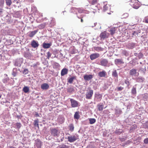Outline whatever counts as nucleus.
<instances>
[{
    "instance_id": "obj_1",
    "label": "nucleus",
    "mask_w": 148,
    "mask_h": 148,
    "mask_svg": "<svg viewBox=\"0 0 148 148\" xmlns=\"http://www.w3.org/2000/svg\"><path fill=\"white\" fill-rule=\"evenodd\" d=\"M51 132L52 136L58 137L59 136L60 132L58 129L55 128H52L51 130Z\"/></svg>"
},
{
    "instance_id": "obj_2",
    "label": "nucleus",
    "mask_w": 148,
    "mask_h": 148,
    "mask_svg": "<svg viewBox=\"0 0 148 148\" xmlns=\"http://www.w3.org/2000/svg\"><path fill=\"white\" fill-rule=\"evenodd\" d=\"M93 90L90 88L87 90L86 94V98L87 99H91L93 95Z\"/></svg>"
},
{
    "instance_id": "obj_3",
    "label": "nucleus",
    "mask_w": 148,
    "mask_h": 148,
    "mask_svg": "<svg viewBox=\"0 0 148 148\" xmlns=\"http://www.w3.org/2000/svg\"><path fill=\"white\" fill-rule=\"evenodd\" d=\"M109 36V34L104 31L101 32L100 35V39L101 40H104L105 39L108 38Z\"/></svg>"
},
{
    "instance_id": "obj_4",
    "label": "nucleus",
    "mask_w": 148,
    "mask_h": 148,
    "mask_svg": "<svg viewBox=\"0 0 148 148\" xmlns=\"http://www.w3.org/2000/svg\"><path fill=\"white\" fill-rule=\"evenodd\" d=\"M130 4L134 8L136 9H138L139 7L138 3L136 0H131Z\"/></svg>"
},
{
    "instance_id": "obj_5",
    "label": "nucleus",
    "mask_w": 148,
    "mask_h": 148,
    "mask_svg": "<svg viewBox=\"0 0 148 148\" xmlns=\"http://www.w3.org/2000/svg\"><path fill=\"white\" fill-rule=\"evenodd\" d=\"M108 64V60L106 59H102L100 60L99 64L103 66H107Z\"/></svg>"
},
{
    "instance_id": "obj_6",
    "label": "nucleus",
    "mask_w": 148,
    "mask_h": 148,
    "mask_svg": "<svg viewBox=\"0 0 148 148\" xmlns=\"http://www.w3.org/2000/svg\"><path fill=\"white\" fill-rule=\"evenodd\" d=\"M100 56L99 54L98 53H93L90 55V58L91 60L96 59Z\"/></svg>"
},
{
    "instance_id": "obj_7",
    "label": "nucleus",
    "mask_w": 148,
    "mask_h": 148,
    "mask_svg": "<svg viewBox=\"0 0 148 148\" xmlns=\"http://www.w3.org/2000/svg\"><path fill=\"white\" fill-rule=\"evenodd\" d=\"M77 139V137L75 136H71L68 137V141L71 143L75 141Z\"/></svg>"
},
{
    "instance_id": "obj_8",
    "label": "nucleus",
    "mask_w": 148,
    "mask_h": 148,
    "mask_svg": "<svg viewBox=\"0 0 148 148\" xmlns=\"http://www.w3.org/2000/svg\"><path fill=\"white\" fill-rule=\"evenodd\" d=\"M70 101L71 103V106L72 107L74 108L78 106V103L77 101L72 99H71Z\"/></svg>"
},
{
    "instance_id": "obj_9",
    "label": "nucleus",
    "mask_w": 148,
    "mask_h": 148,
    "mask_svg": "<svg viewBox=\"0 0 148 148\" xmlns=\"http://www.w3.org/2000/svg\"><path fill=\"white\" fill-rule=\"evenodd\" d=\"M114 63L116 65H119L124 63L122 59H116L114 60Z\"/></svg>"
},
{
    "instance_id": "obj_10",
    "label": "nucleus",
    "mask_w": 148,
    "mask_h": 148,
    "mask_svg": "<svg viewBox=\"0 0 148 148\" xmlns=\"http://www.w3.org/2000/svg\"><path fill=\"white\" fill-rule=\"evenodd\" d=\"M102 95L101 94L97 93L95 94V99L97 101H100L102 99Z\"/></svg>"
},
{
    "instance_id": "obj_11",
    "label": "nucleus",
    "mask_w": 148,
    "mask_h": 148,
    "mask_svg": "<svg viewBox=\"0 0 148 148\" xmlns=\"http://www.w3.org/2000/svg\"><path fill=\"white\" fill-rule=\"evenodd\" d=\"M93 77L92 75H85L84 76V79L86 81H89Z\"/></svg>"
},
{
    "instance_id": "obj_12",
    "label": "nucleus",
    "mask_w": 148,
    "mask_h": 148,
    "mask_svg": "<svg viewBox=\"0 0 148 148\" xmlns=\"http://www.w3.org/2000/svg\"><path fill=\"white\" fill-rule=\"evenodd\" d=\"M35 145L38 148H40L41 146V142L40 140L37 139L35 140Z\"/></svg>"
},
{
    "instance_id": "obj_13",
    "label": "nucleus",
    "mask_w": 148,
    "mask_h": 148,
    "mask_svg": "<svg viewBox=\"0 0 148 148\" xmlns=\"http://www.w3.org/2000/svg\"><path fill=\"white\" fill-rule=\"evenodd\" d=\"M49 87V85L47 83H45L41 85V88L43 90H47Z\"/></svg>"
},
{
    "instance_id": "obj_14",
    "label": "nucleus",
    "mask_w": 148,
    "mask_h": 148,
    "mask_svg": "<svg viewBox=\"0 0 148 148\" xmlns=\"http://www.w3.org/2000/svg\"><path fill=\"white\" fill-rule=\"evenodd\" d=\"M68 72V69L66 68H64L62 70L61 73V75L62 76H64L67 74Z\"/></svg>"
},
{
    "instance_id": "obj_15",
    "label": "nucleus",
    "mask_w": 148,
    "mask_h": 148,
    "mask_svg": "<svg viewBox=\"0 0 148 148\" xmlns=\"http://www.w3.org/2000/svg\"><path fill=\"white\" fill-rule=\"evenodd\" d=\"M31 45L32 47L35 48L38 47L39 44L36 41L33 40L31 42Z\"/></svg>"
},
{
    "instance_id": "obj_16",
    "label": "nucleus",
    "mask_w": 148,
    "mask_h": 148,
    "mask_svg": "<svg viewBox=\"0 0 148 148\" xmlns=\"http://www.w3.org/2000/svg\"><path fill=\"white\" fill-rule=\"evenodd\" d=\"M38 31V30L37 29L34 31L30 32L29 34V37L32 38L36 34Z\"/></svg>"
},
{
    "instance_id": "obj_17",
    "label": "nucleus",
    "mask_w": 148,
    "mask_h": 148,
    "mask_svg": "<svg viewBox=\"0 0 148 148\" xmlns=\"http://www.w3.org/2000/svg\"><path fill=\"white\" fill-rule=\"evenodd\" d=\"M79 111H77L76 112L74 115V119H78L80 117L79 115Z\"/></svg>"
},
{
    "instance_id": "obj_18",
    "label": "nucleus",
    "mask_w": 148,
    "mask_h": 148,
    "mask_svg": "<svg viewBox=\"0 0 148 148\" xmlns=\"http://www.w3.org/2000/svg\"><path fill=\"white\" fill-rule=\"evenodd\" d=\"M76 79V76H73L71 77L70 78H68L67 79V81L68 82H69L70 84H72L74 80Z\"/></svg>"
},
{
    "instance_id": "obj_19",
    "label": "nucleus",
    "mask_w": 148,
    "mask_h": 148,
    "mask_svg": "<svg viewBox=\"0 0 148 148\" xmlns=\"http://www.w3.org/2000/svg\"><path fill=\"white\" fill-rule=\"evenodd\" d=\"M106 74V72L104 71H102L101 72H100L98 73L99 76L101 77H105Z\"/></svg>"
},
{
    "instance_id": "obj_20",
    "label": "nucleus",
    "mask_w": 148,
    "mask_h": 148,
    "mask_svg": "<svg viewBox=\"0 0 148 148\" xmlns=\"http://www.w3.org/2000/svg\"><path fill=\"white\" fill-rule=\"evenodd\" d=\"M137 70L136 69H133L130 71V74L131 75H133L136 74Z\"/></svg>"
},
{
    "instance_id": "obj_21",
    "label": "nucleus",
    "mask_w": 148,
    "mask_h": 148,
    "mask_svg": "<svg viewBox=\"0 0 148 148\" xmlns=\"http://www.w3.org/2000/svg\"><path fill=\"white\" fill-rule=\"evenodd\" d=\"M94 48V49L97 52L102 51L103 50V48L100 47H95Z\"/></svg>"
},
{
    "instance_id": "obj_22",
    "label": "nucleus",
    "mask_w": 148,
    "mask_h": 148,
    "mask_svg": "<svg viewBox=\"0 0 148 148\" xmlns=\"http://www.w3.org/2000/svg\"><path fill=\"white\" fill-rule=\"evenodd\" d=\"M53 66L54 69H57L60 66V65L58 63L53 62L52 64Z\"/></svg>"
},
{
    "instance_id": "obj_23",
    "label": "nucleus",
    "mask_w": 148,
    "mask_h": 148,
    "mask_svg": "<svg viewBox=\"0 0 148 148\" xmlns=\"http://www.w3.org/2000/svg\"><path fill=\"white\" fill-rule=\"evenodd\" d=\"M51 44L50 43H46L44 42L43 43V47L44 48H48L50 47Z\"/></svg>"
},
{
    "instance_id": "obj_24",
    "label": "nucleus",
    "mask_w": 148,
    "mask_h": 148,
    "mask_svg": "<svg viewBox=\"0 0 148 148\" xmlns=\"http://www.w3.org/2000/svg\"><path fill=\"white\" fill-rule=\"evenodd\" d=\"M97 107L99 111H102L103 108V104H99L97 105Z\"/></svg>"
},
{
    "instance_id": "obj_25",
    "label": "nucleus",
    "mask_w": 148,
    "mask_h": 148,
    "mask_svg": "<svg viewBox=\"0 0 148 148\" xmlns=\"http://www.w3.org/2000/svg\"><path fill=\"white\" fill-rule=\"evenodd\" d=\"M46 25V23H43L41 24L40 25H39L38 27V28L40 29H42L45 28Z\"/></svg>"
},
{
    "instance_id": "obj_26",
    "label": "nucleus",
    "mask_w": 148,
    "mask_h": 148,
    "mask_svg": "<svg viewBox=\"0 0 148 148\" xmlns=\"http://www.w3.org/2000/svg\"><path fill=\"white\" fill-rule=\"evenodd\" d=\"M131 93L132 94L136 95V87H133L131 90Z\"/></svg>"
},
{
    "instance_id": "obj_27",
    "label": "nucleus",
    "mask_w": 148,
    "mask_h": 148,
    "mask_svg": "<svg viewBox=\"0 0 148 148\" xmlns=\"http://www.w3.org/2000/svg\"><path fill=\"white\" fill-rule=\"evenodd\" d=\"M23 90L24 92L27 93L29 91V88L27 86H24L23 88Z\"/></svg>"
},
{
    "instance_id": "obj_28",
    "label": "nucleus",
    "mask_w": 148,
    "mask_h": 148,
    "mask_svg": "<svg viewBox=\"0 0 148 148\" xmlns=\"http://www.w3.org/2000/svg\"><path fill=\"white\" fill-rule=\"evenodd\" d=\"M5 3L7 5L10 6L12 4V0H5Z\"/></svg>"
},
{
    "instance_id": "obj_29",
    "label": "nucleus",
    "mask_w": 148,
    "mask_h": 148,
    "mask_svg": "<svg viewBox=\"0 0 148 148\" xmlns=\"http://www.w3.org/2000/svg\"><path fill=\"white\" fill-rule=\"evenodd\" d=\"M109 8V5L108 4H106L104 5L103 7V10L105 11L108 10Z\"/></svg>"
},
{
    "instance_id": "obj_30",
    "label": "nucleus",
    "mask_w": 148,
    "mask_h": 148,
    "mask_svg": "<svg viewBox=\"0 0 148 148\" xmlns=\"http://www.w3.org/2000/svg\"><path fill=\"white\" fill-rule=\"evenodd\" d=\"M94 27H95V29H98L101 28V26L99 23H95L94 24Z\"/></svg>"
},
{
    "instance_id": "obj_31",
    "label": "nucleus",
    "mask_w": 148,
    "mask_h": 148,
    "mask_svg": "<svg viewBox=\"0 0 148 148\" xmlns=\"http://www.w3.org/2000/svg\"><path fill=\"white\" fill-rule=\"evenodd\" d=\"M112 75L113 77L118 78V75L116 70H115L112 72Z\"/></svg>"
},
{
    "instance_id": "obj_32",
    "label": "nucleus",
    "mask_w": 148,
    "mask_h": 148,
    "mask_svg": "<svg viewBox=\"0 0 148 148\" xmlns=\"http://www.w3.org/2000/svg\"><path fill=\"white\" fill-rule=\"evenodd\" d=\"M144 79L142 77H138L137 78V81L138 82H142L144 81Z\"/></svg>"
},
{
    "instance_id": "obj_33",
    "label": "nucleus",
    "mask_w": 148,
    "mask_h": 148,
    "mask_svg": "<svg viewBox=\"0 0 148 148\" xmlns=\"http://www.w3.org/2000/svg\"><path fill=\"white\" fill-rule=\"evenodd\" d=\"M89 123L91 124H92L95 123L96 122V120L94 118H91L89 120Z\"/></svg>"
},
{
    "instance_id": "obj_34",
    "label": "nucleus",
    "mask_w": 148,
    "mask_h": 148,
    "mask_svg": "<svg viewBox=\"0 0 148 148\" xmlns=\"http://www.w3.org/2000/svg\"><path fill=\"white\" fill-rule=\"evenodd\" d=\"M69 128L71 132L73 131L74 130V129L73 125V124H70L69 126Z\"/></svg>"
},
{
    "instance_id": "obj_35",
    "label": "nucleus",
    "mask_w": 148,
    "mask_h": 148,
    "mask_svg": "<svg viewBox=\"0 0 148 148\" xmlns=\"http://www.w3.org/2000/svg\"><path fill=\"white\" fill-rule=\"evenodd\" d=\"M110 34L111 35H113L115 33V29L114 28H112L111 29L110 31Z\"/></svg>"
},
{
    "instance_id": "obj_36",
    "label": "nucleus",
    "mask_w": 148,
    "mask_h": 148,
    "mask_svg": "<svg viewBox=\"0 0 148 148\" xmlns=\"http://www.w3.org/2000/svg\"><path fill=\"white\" fill-rule=\"evenodd\" d=\"M77 10L79 13H81L84 12V10H83L80 8H77Z\"/></svg>"
},
{
    "instance_id": "obj_37",
    "label": "nucleus",
    "mask_w": 148,
    "mask_h": 148,
    "mask_svg": "<svg viewBox=\"0 0 148 148\" xmlns=\"http://www.w3.org/2000/svg\"><path fill=\"white\" fill-rule=\"evenodd\" d=\"M34 125L36 127H39L38 121V120H35L34 121Z\"/></svg>"
},
{
    "instance_id": "obj_38",
    "label": "nucleus",
    "mask_w": 148,
    "mask_h": 148,
    "mask_svg": "<svg viewBox=\"0 0 148 148\" xmlns=\"http://www.w3.org/2000/svg\"><path fill=\"white\" fill-rule=\"evenodd\" d=\"M52 53L49 51H48L47 53V58L48 59H49V58L51 57Z\"/></svg>"
},
{
    "instance_id": "obj_39",
    "label": "nucleus",
    "mask_w": 148,
    "mask_h": 148,
    "mask_svg": "<svg viewBox=\"0 0 148 148\" xmlns=\"http://www.w3.org/2000/svg\"><path fill=\"white\" fill-rule=\"evenodd\" d=\"M29 71L27 69H26L23 71V73L24 75H26L28 73Z\"/></svg>"
},
{
    "instance_id": "obj_40",
    "label": "nucleus",
    "mask_w": 148,
    "mask_h": 148,
    "mask_svg": "<svg viewBox=\"0 0 148 148\" xmlns=\"http://www.w3.org/2000/svg\"><path fill=\"white\" fill-rule=\"evenodd\" d=\"M4 3V0H0V6L1 7H3Z\"/></svg>"
},
{
    "instance_id": "obj_41",
    "label": "nucleus",
    "mask_w": 148,
    "mask_h": 148,
    "mask_svg": "<svg viewBox=\"0 0 148 148\" xmlns=\"http://www.w3.org/2000/svg\"><path fill=\"white\" fill-rule=\"evenodd\" d=\"M59 148H69L68 146L64 145H62L59 146Z\"/></svg>"
},
{
    "instance_id": "obj_42",
    "label": "nucleus",
    "mask_w": 148,
    "mask_h": 148,
    "mask_svg": "<svg viewBox=\"0 0 148 148\" xmlns=\"http://www.w3.org/2000/svg\"><path fill=\"white\" fill-rule=\"evenodd\" d=\"M128 16V14L127 13H125L122 15V18H125Z\"/></svg>"
},
{
    "instance_id": "obj_43",
    "label": "nucleus",
    "mask_w": 148,
    "mask_h": 148,
    "mask_svg": "<svg viewBox=\"0 0 148 148\" xmlns=\"http://www.w3.org/2000/svg\"><path fill=\"white\" fill-rule=\"evenodd\" d=\"M73 88L71 87H70L67 88V91L68 92H71L73 91Z\"/></svg>"
},
{
    "instance_id": "obj_44",
    "label": "nucleus",
    "mask_w": 148,
    "mask_h": 148,
    "mask_svg": "<svg viewBox=\"0 0 148 148\" xmlns=\"http://www.w3.org/2000/svg\"><path fill=\"white\" fill-rule=\"evenodd\" d=\"M16 128L19 129L20 128L21 126V124L20 123H17L16 124Z\"/></svg>"
},
{
    "instance_id": "obj_45",
    "label": "nucleus",
    "mask_w": 148,
    "mask_h": 148,
    "mask_svg": "<svg viewBox=\"0 0 148 148\" xmlns=\"http://www.w3.org/2000/svg\"><path fill=\"white\" fill-rule=\"evenodd\" d=\"M143 55L141 53H139L138 54V57L139 59H140L142 58Z\"/></svg>"
},
{
    "instance_id": "obj_46",
    "label": "nucleus",
    "mask_w": 148,
    "mask_h": 148,
    "mask_svg": "<svg viewBox=\"0 0 148 148\" xmlns=\"http://www.w3.org/2000/svg\"><path fill=\"white\" fill-rule=\"evenodd\" d=\"M98 0H92L91 2V4L92 5H94L96 3Z\"/></svg>"
},
{
    "instance_id": "obj_47",
    "label": "nucleus",
    "mask_w": 148,
    "mask_h": 148,
    "mask_svg": "<svg viewBox=\"0 0 148 148\" xmlns=\"http://www.w3.org/2000/svg\"><path fill=\"white\" fill-rule=\"evenodd\" d=\"M124 88L123 87H122L121 86H120L119 87H118L117 88V90L118 91H119L122 90Z\"/></svg>"
},
{
    "instance_id": "obj_48",
    "label": "nucleus",
    "mask_w": 148,
    "mask_h": 148,
    "mask_svg": "<svg viewBox=\"0 0 148 148\" xmlns=\"http://www.w3.org/2000/svg\"><path fill=\"white\" fill-rule=\"evenodd\" d=\"M144 142L145 144H148V138H145L144 140Z\"/></svg>"
},
{
    "instance_id": "obj_49",
    "label": "nucleus",
    "mask_w": 148,
    "mask_h": 148,
    "mask_svg": "<svg viewBox=\"0 0 148 148\" xmlns=\"http://www.w3.org/2000/svg\"><path fill=\"white\" fill-rule=\"evenodd\" d=\"M145 23H148V16L145 17Z\"/></svg>"
},
{
    "instance_id": "obj_50",
    "label": "nucleus",
    "mask_w": 148,
    "mask_h": 148,
    "mask_svg": "<svg viewBox=\"0 0 148 148\" xmlns=\"http://www.w3.org/2000/svg\"><path fill=\"white\" fill-rule=\"evenodd\" d=\"M84 16H85V15H81V21L82 23H83V17Z\"/></svg>"
},
{
    "instance_id": "obj_51",
    "label": "nucleus",
    "mask_w": 148,
    "mask_h": 148,
    "mask_svg": "<svg viewBox=\"0 0 148 148\" xmlns=\"http://www.w3.org/2000/svg\"><path fill=\"white\" fill-rule=\"evenodd\" d=\"M125 82L126 84L128 85H130L129 82L128 80H125Z\"/></svg>"
},
{
    "instance_id": "obj_52",
    "label": "nucleus",
    "mask_w": 148,
    "mask_h": 148,
    "mask_svg": "<svg viewBox=\"0 0 148 148\" xmlns=\"http://www.w3.org/2000/svg\"><path fill=\"white\" fill-rule=\"evenodd\" d=\"M3 82L4 83H6L7 82V79H4L3 80Z\"/></svg>"
},
{
    "instance_id": "obj_53",
    "label": "nucleus",
    "mask_w": 148,
    "mask_h": 148,
    "mask_svg": "<svg viewBox=\"0 0 148 148\" xmlns=\"http://www.w3.org/2000/svg\"><path fill=\"white\" fill-rule=\"evenodd\" d=\"M37 66V64H33L32 66H32L34 67H35L36 66Z\"/></svg>"
},
{
    "instance_id": "obj_54",
    "label": "nucleus",
    "mask_w": 148,
    "mask_h": 148,
    "mask_svg": "<svg viewBox=\"0 0 148 148\" xmlns=\"http://www.w3.org/2000/svg\"><path fill=\"white\" fill-rule=\"evenodd\" d=\"M121 142H123L125 140L124 138H119Z\"/></svg>"
},
{
    "instance_id": "obj_55",
    "label": "nucleus",
    "mask_w": 148,
    "mask_h": 148,
    "mask_svg": "<svg viewBox=\"0 0 148 148\" xmlns=\"http://www.w3.org/2000/svg\"><path fill=\"white\" fill-rule=\"evenodd\" d=\"M9 148H16V147H14V146H10L9 147Z\"/></svg>"
},
{
    "instance_id": "obj_56",
    "label": "nucleus",
    "mask_w": 148,
    "mask_h": 148,
    "mask_svg": "<svg viewBox=\"0 0 148 148\" xmlns=\"http://www.w3.org/2000/svg\"><path fill=\"white\" fill-rule=\"evenodd\" d=\"M70 53H71V54H75V52L74 51H72L70 52Z\"/></svg>"
},
{
    "instance_id": "obj_57",
    "label": "nucleus",
    "mask_w": 148,
    "mask_h": 148,
    "mask_svg": "<svg viewBox=\"0 0 148 148\" xmlns=\"http://www.w3.org/2000/svg\"><path fill=\"white\" fill-rule=\"evenodd\" d=\"M36 117L39 116V115L38 113L36 112Z\"/></svg>"
},
{
    "instance_id": "obj_58",
    "label": "nucleus",
    "mask_w": 148,
    "mask_h": 148,
    "mask_svg": "<svg viewBox=\"0 0 148 148\" xmlns=\"http://www.w3.org/2000/svg\"><path fill=\"white\" fill-rule=\"evenodd\" d=\"M3 10L2 9L0 8V13H2L3 12Z\"/></svg>"
},
{
    "instance_id": "obj_59",
    "label": "nucleus",
    "mask_w": 148,
    "mask_h": 148,
    "mask_svg": "<svg viewBox=\"0 0 148 148\" xmlns=\"http://www.w3.org/2000/svg\"><path fill=\"white\" fill-rule=\"evenodd\" d=\"M137 34L136 32H134L132 34L133 35H135V34Z\"/></svg>"
},
{
    "instance_id": "obj_60",
    "label": "nucleus",
    "mask_w": 148,
    "mask_h": 148,
    "mask_svg": "<svg viewBox=\"0 0 148 148\" xmlns=\"http://www.w3.org/2000/svg\"><path fill=\"white\" fill-rule=\"evenodd\" d=\"M137 53H134V55H135V56H136V55H137Z\"/></svg>"
},
{
    "instance_id": "obj_61",
    "label": "nucleus",
    "mask_w": 148,
    "mask_h": 148,
    "mask_svg": "<svg viewBox=\"0 0 148 148\" xmlns=\"http://www.w3.org/2000/svg\"><path fill=\"white\" fill-rule=\"evenodd\" d=\"M116 110V113L119 114V113H118V112L116 111L117 110Z\"/></svg>"
},
{
    "instance_id": "obj_62",
    "label": "nucleus",
    "mask_w": 148,
    "mask_h": 148,
    "mask_svg": "<svg viewBox=\"0 0 148 148\" xmlns=\"http://www.w3.org/2000/svg\"><path fill=\"white\" fill-rule=\"evenodd\" d=\"M121 111L120 110L119 111V113H121Z\"/></svg>"
},
{
    "instance_id": "obj_63",
    "label": "nucleus",
    "mask_w": 148,
    "mask_h": 148,
    "mask_svg": "<svg viewBox=\"0 0 148 148\" xmlns=\"http://www.w3.org/2000/svg\"><path fill=\"white\" fill-rule=\"evenodd\" d=\"M1 95H0V99L1 98Z\"/></svg>"
},
{
    "instance_id": "obj_64",
    "label": "nucleus",
    "mask_w": 148,
    "mask_h": 148,
    "mask_svg": "<svg viewBox=\"0 0 148 148\" xmlns=\"http://www.w3.org/2000/svg\"><path fill=\"white\" fill-rule=\"evenodd\" d=\"M122 146H124V145H122Z\"/></svg>"
}]
</instances>
